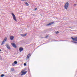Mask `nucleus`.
Returning <instances> with one entry per match:
<instances>
[{
  "instance_id": "1",
  "label": "nucleus",
  "mask_w": 77,
  "mask_h": 77,
  "mask_svg": "<svg viewBox=\"0 0 77 77\" xmlns=\"http://www.w3.org/2000/svg\"><path fill=\"white\" fill-rule=\"evenodd\" d=\"M69 6V3L68 2H67L64 5V8L65 9H66L67 11V9H68V8Z\"/></svg>"
},
{
  "instance_id": "2",
  "label": "nucleus",
  "mask_w": 77,
  "mask_h": 77,
  "mask_svg": "<svg viewBox=\"0 0 77 77\" xmlns=\"http://www.w3.org/2000/svg\"><path fill=\"white\" fill-rule=\"evenodd\" d=\"M24 70H23L21 72L22 74H21V75H24L26 74L27 72V71H25L24 72Z\"/></svg>"
},
{
  "instance_id": "25",
  "label": "nucleus",
  "mask_w": 77,
  "mask_h": 77,
  "mask_svg": "<svg viewBox=\"0 0 77 77\" xmlns=\"http://www.w3.org/2000/svg\"><path fill=\"white\" fill-rule=\"evenodd\" d=\"M57 33H59V31H57L56 32V34H57Z\"/></svg>"
},
{
  "instance_id": "3",
  "label": "nucleus",
  "mask_w": 77,
  "mask_h": 77,
  "mask_svg": "<svg viewBox=\"0 0 77 77\" xmlns=\"http://www.w3.org/2000/svg\"><path fill=\"white\" fill-rule=\"evenodd\" d=\"M13 17V18L14 20H15V21H17V19L16 18V17H15V15H14V13H12L11 14Z\"/></svg>"
},
{
  "instance_id": "15",
  "label": "nucleus",
  "mask_w": 77,
  "mask_h": 77,
  "mask_svg": "<svg viewBox=\"0 0 77 77\" xmlns=\"http://www.w3.org/2000/svg\"><path fill=\"white\" fill-rule=\"evenodd\" d=\"M26 5L27 6H29V4H28V3H27V2H26V3H25Z\"/></svg>"
},
{
  "instance_id": "8",
  "label": "nucleus",
  "mask_w": 77,
  "mask_h": 77,
  "mask_svg": "<svg viewBox=\"0 0 77 77\" xmlns=\"http://www.w3.org/2000/svg\"><path fill=\"white\" fill-rule=\"evenodd\" d=\"M53 24H54V22H51L49 23L48 24H47V25H46V26H50V25H51Z\"/></svg>"
},
{
  "instance_id": "16",
  "label": "nucleus",
  "mask_w": 77,
  "mask_h": 77,
  "mask_svg": "<svg viewBox=\"0 0 77 77\" xmlns=\"http://www.w3.org/2000/svg\"><path fill=\"white\" fill-rule=\"evenodd\" d=\"M72 42H73V43H74L75 44H77V42H76L72 41Z\"/></svg>"
},
{
  "instance_id": "28",
  "label": "nucleus",
  "mask_w": 77,
  "mask_h": 77,
  "mask_svg": "<svg viewBox=\"0 0 77 77\" xmlns=\"http://www.w3.org/2000/svg\"><path fill=\"white\" fill-rule=\"evenodd\" d=\"M0 51H2V50L1 49H0Z\"/></svg>"
},
{
  "instance_id": "24",
  "label": "nucleus",
  "mask_w": 77,
  "mask_h": 77,
  "mask_svg": "<svg viewBox=\"0 0 77 77\" xmlns=\"http://www.w3.org/2000/svg\"><path fill=\"white\" fill-rule=\"evenodd\" d=\"M74 6H76V5H77L75 4H74Z\"/></svg>"
},
{
  "instance_id": "13",
  "label": "nucleus",
  "mask_w": 77,
  "mask_h": 77,
  "mask_svg": "<svg viewBox=\"0 0 77 77\" xmlns=\"http://www.w3.org/2000/svg\"><path fill=\"white\" fill-rule=\"evenodd\" d=\"M14 63L15 64H17L18 63V62L17 61H15L14 62Z\"/></svg>"
},
{
  "instance_id": "27",
  "label": "nucleus",
  "mask_w": 77,
  "mask_h": 77,
  "mask_svg": "<svg viewBox=\"0 0 77 77\" xmlns=\"http://www.w3.org/2000/svg\"><path fill=\"white\" fill-rule=\"evenodd\" d=\"M21 1H26V0H21Z\"/></svg>"
},
{
  "instance_id": "29",
  "label": "nucleus",
  "mask_w": 77,
  "mask_h": 77,
  "mask_svg": "<svg viewBox=\"0 0 77 77\" xmlns=\"http://www.w3.org/2000/svg\"><path fill=\"white\" fill-rule=\"evenodd\" d=\"M41 38H44V37H42Z\"/></svg>"
},
{
  "instance_id": "30",
  "label": "nucleus",
  "mask_w": 77,
  "mask_h": 77,
  "mask_svg": "<svg viewBox=\"0 0 77 77\" xmlns=\"http://www.w3.org/2000/svg\"><path fill=\"white\" fill-rule=\"evenodd\" d=\"M71 27H69L70 28H71Z\"/></svg>"
},
{
  "instance_id": "19",
  "label": "nucleus",
  "mask_w": 77,
  "mask_h": 77,
  "mask_svg": "<svg viewBox=\"0 0 77 77\" xmlns=\"http://www.w3.org/2000/svg\"><path fill=\"white\" fill-rule=\"evenodd\" d=\"M27 59H29V55H28L27 57Z\"/></svg>"
},
{
  "instance_id": "10",
  "label": "nucleus",
  "mask_w": 77,
  "mask_h": 77,
  "mask_svg": "<svg viewBox=\"0 0 77 77\" xmlns=\"http://www.w3.org/2000/svg\"><path fill=\"white\" fill-rule=\"evenodd\" d=\"M10 38L11 40H13V39H14V37L13 36H10Z\"/></svg>"
},
{
  "instance_id": "23",
  "label": "nucleus",
  "mask_w": 77,
  "mask_h": 77,
  "mask_svg": "<svg viewBox=\"0 0 77 77\" xmlns=\"http://www.w3.org/2000/svg\"><path fill=\"white\" fill-rule=\"evenodd\" d=\"M24 66H26V63H24Z\"/></svg>"
},
{
  "instance_id": "21",
  "label": "nucleus",
  "mask_w": 77,
  "mask_h": 77,
  "mask_svg": "<svg viewBox=\"0 0 77 77\" xmlns=\"http://www.w3.org/2000/svg\"><path fill=\"white\" fill-rule=\"evenodd\" d=\"M36 10H37V8H35V9H34V10L35 11H36Z\"/></svg>"
},
{
  "instance_id": "12",
  "label": "nucleus",
  "mask_w": 77,
  "mask_h": 77,
  "mask_svg": "<svg viewBox=\"0 0 77 77\" xmlns=\"http://www.w3.org/2000/svg\"><path fill=\"white\" fill-rule=\"evenodd\" d=\"M5 44V42L4 41H3L2 42V44H1V45H3Z\"/></svg>"
},
{
  "instance_id": "9",
  "label": "nucleus",
  "mask_w": 77,
  "mask_h": 77,
  "mask_svg": "<svg viewBox=\"0 0 77 77\" xmlns=\"http://www.w3.org/2000/svg\"><path fill=\"white\" fill-rule=\"evenodd\" d=\"M20 35L21 36L24 37L26 36H27V34H20Z\"/></svg>"
},
{
  "instance_id": "26",
  "label": "nucleus",
  "mask_w": 77,
  "mask_h": 77,
  "mask_svg": "<svg viewBox=\"0 0 77 77\" xmlns=\"http://www.w3.org/2000/svg\"><path fill=\"white\" fill-rule=\"evenodd\" d=\"M32 15H33L34 16H35V14H32Z\"/></svg>"
},
{
  "instance_id": "11",
  "label": "nucleus",
  "mask_w": 77,
  "mask_h": 77,
  "mask_svg": "<svg viewBox=\"0 0 77 77\" xmlns=\"http://www.w3.org/2000/svg\"><path fill=\"white\" fill-rule=\"evenodd\" d=\"M7 41V38L5 37V38L4 39V40L3 41L4 42H5Z\"/></svg>"
},
{
  "instance_id": "4",
  "label": "nucleus",
  "mask_w": 77,
  "mask_h": 77,
  "mask_svg": "<svg viewBox=\"0 0 77 77\" xmlns=\"http://www.w3.org/2000/svg\"><path fill=\"white\" fill-rule=\"evenodd\" d=\"M71 39H72L73 41H77V37L75 38H73L72 37H71Z\"/></svg>"
},
{
  "instance_id": "20",
  "label": "nucleus",
  "mask_w": 77,
  "mask_h": 77,
  "mask_svg": "<svg viewBox=\"0 0 77 77\" xmlns=\"http://www.w3.org/2000/svg\"><path fill=\"white\" fill-rule=\"evenodd\" d=\"M11 70H12V71H14V69L12 68V69H11Z\"/></svg>"
},
{
  "instance_id": "18",
  "label": "nucleus",
  "mask_w": 77,
  "mask_h": 77,
  "mask_svg": "<svg viewBox=\"0 0 77 77\" xmlns=\"http://www.w3.org/2000/svg\"><path fill=\"white\" fill-rule=\"evenodd\" d=\"M48 35H46V37L45 38H48Z\"/></svg>"
},
{
  "instance_id": "6",
  "label": "nucleus",
  "mask_w": 77,
  "mask_h": 77,
  "mask_svg": "<svg viewBox=\"0 0 77 77\" xmlns=\"http://www.w3.org/2000/svg\"><path fill=\"white\" fill-rule=\"evenodd\" d=\"M6 46L7 48H8V49H9V50H10L11 49V47H10V46H9V45L8 43L6 44Z\"/></svg>"
},
{
  "instance_id": "7",
  "label": "nucleus",
  "mask_w": 77,
  "mask_h": 77,
  "mask_svg": "<svg viewBox=\"0 0 77 77\" xmlns=\"http://www.w3.org/2000/svg\"><path fill=\"white\" fill-rule=\"evenodd\" d=\"M23 50H24V48H23L21 47L19 48V51L20 52H21L22 51H23Z\"/></svg>"
},
{
  "instance_id": "17",
  "label": "nucleus",
  "mask_w": 77,
  "mask_h": 77,
  "mask_svg": "<svg viewBox=\"0 0 77 77\" xmlns=\"http://www.w3.org/2000/svg\"><path fill=\"white\" fill-rule=\"evenodd\" d=\"M15 64V63H12V65H13V66H14Z\"/></svg>"
},
{
  "instance_id": "14",
  "label": "nucleus",
  "mask_w": 77,
  "mask_h": 77,
  "mask_svg": "<svg viewBox=\"0 0 77 77\" xmlns=\"http://www.w3.org/2000/svg\"><path fill=\"white\" fill-rule=\"evenodd\" d=\"M4 76H5V75L3 74H2L1 75V77H4Z\"/></svg>"
},
{
  "instance_id": "22",
  "label": "nucleus",
  "mask_w": 77,
  "mask_h": 77,
  "mask_svg": "<svg viewBox=\"0 0 77 77\" xmlns=\"http://www.w3.org/2000/svg\"><path fill=\"white\" fill-rule=\"evenodd\" d=\"M28 56H31V54H30V53H29V54H28Z\"/></svg>"
},
{
  "instance_id": "5",
  "label": "nucleus",
  "mask_w": 77,
  "mask_h": 77,
  "mask_svg": "<svg viewBox=\"0 0 77 77\" xmlns=\"http://www.w3.org/2000/svg\"><path fill=\"white\" fill-rule=\"evenodd\" d=\"M11 45L14 48H17V45H15V44L14 43H11Z\"/></svg>"
}]
</instances>
